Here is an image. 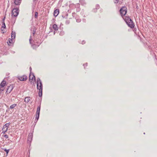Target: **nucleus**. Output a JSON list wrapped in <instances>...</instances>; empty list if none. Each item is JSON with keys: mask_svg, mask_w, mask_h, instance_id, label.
Masks as SVG:
<instances>
[{"mask_svg": "<svg viewBox=\"0 0 157 157\" xmlns=\"http://www.w3.org/2000/svg\"><path fill=\"white\" fill-rule=\"evenodd\" d=\"M37 88L39 90V96L41 97L42 95L43 85L40 79L38 78L37 79Z\"/></svg>", "mask_w": 157, "mask_h": 157, "instance_id": "obj_1", "label": "nucleus"}, {"mask_svg": "<svg viewBox=\"0 0 157 157\" xmlns=\"http://www.w3.org/2000/svg\"><path fill=\"white\" fill-rule=\"evenodd\" d=\"M19 13V9L18 8H15L13 9L12 11L11 15H12V19L16 20L15 17H17Z\"/></svg>", "mask_w": 157, "mask_h": 157, "instance_id": "obj_2", "label": "nucleus"}, {"mask_svg": "<svg viewBox=\"0 0 157 157\" xmlns=\"http://www.w3.org/2000/svg\"><path fill=\"white\" fill-rule=\"evenodd\" d=\"M124 20L129 27L131 28H133L134 27V23L129 17L126 16Z\"/></svg>", "mask_w": 157, "mask_h": 157, "instance_id": "obj_3", "label": "nucleus"}, {"mask_svg": "<svg viewBox=\"0 0 157 157\" xmlns=\"http://www.w3.org/2000/svg\"><path fill=\"white\" fill-rule=\"evenodd\" d=\"M120 14L122 17L125 15L127 11V8L125 6H123L121 9L120 10Z\"/></svg>", "mask_w": 157, "mask_h": 157, "instance_id": "obj_4", "label": "nucleus"}, {"mask_svg": "<svg viewBox=\"0 0 157 157\" xmlns=\"http://www.w3.org/2000/svg\"><path fill=\"white\" fill-rule=\"evenodd\" d=\"M40 109V104L39 106L38 107L37 109V111L35 117L36 119V121H38L39 118Z\"/></svg>", "mask_w": 157, "mask_h": 157, "instance_id": "obj_5", "label": "nucleus"}, {"mask_svg": "<svg viewBox=\"0 0 157 157\" xmlns=\"http://www.w3.org/2000/svg\"><path fill=\"white\" fill-rule=\"evenodd\" d=\"M13 85H10L9 86H8V88H7V90L6 92V94H8L10 93L13 89Z\"/></svg>", "mask_w": 157, "mask_h": 157, "instance_id": "obj_6", "label": "nucleus"}, {"mask_svg": "<svg viewBox=\"0 0 157 157\" xmlns=\"http://www.w3.org/2000/svg\"><path fill=\"white\" fill-rule=\"evenodd\" d=\"M9 125V123H8L6 124L3 126L2 129V132L5 133V132L7 131L8 127Z\"/></svg>", "mask_w": 157, "mask_h": 157, "instance_id": "obj_7", "label": "nucleus"}, {"mask_svg": "<svg viewBox=\"0 0 157 157\" xmlns=\"http://www.w3.org/2000/svg\"><path fill=\"white\" fill-rule=\"evenodd\" d=\"M33 138V134L32 133H29V134L27 143L29 144H30Z\"/></svg>", "mask_w": 157, "mask_h": 157, "instance_id": "obj_8", "label": "nucleus"}, {"mask_svg": "<svg viewBox=\"0 0 157 157\" xmlns=\"http://www.w3.org/2000/svg\"><path fill=\"white\" fill-rule=\"evenodd\" d=\"M18 79L21 81H25L27 80V77L26 75H23L22 76H19Z\"/></svg>", "mask_w": 157, "mask_h": 157, "instance_id": "obj_9", "label": "nucleus"}, {"mask_svg": "<svg viewBox=\"0 0 157 157\" xmlns=\"http://www.w3.org/2000/svg\"><path fill=\"white\" fill-rule=\"evenodd\" d=\"M34 78L35 82V78L34 74L33 73H30L29 76V80H33Z\"/></svg>", "mask_w": 157, "mask_h": 157, "instance_id": "obj_10", "label": "nucleus"}, {"mask_svg": "<svg viewBox=\"0 0 157 157\" xmlns=\"http://www.w3.org/2000/svg\"><path fill=\"white\" fill-rule=\"evenodd\" d=\"M21 0H14V4L17 6H19L20 4Z\"/></svg>", "mask_w": 157, "mask_h": 157, "instance_id": "obj_11", "label": "nucleus"}, {"mask_svg": "<svg viewBox=\"0 0 157 157\" xmlns=\"http://www.w3.org/2000/svg\"><path fill=\"white\" fill-rule=\"evenodd\" d=\"M59 13V10L58 9H56L54 11V16L56 17L57 16Z\"/></svg>", "mask_w": 157, "mask_h": 157, "instance_id": "obj_12", "label": "nucleus"}, {"mask_svg": "<svg viewBox=\"0 0 157 157\" xmlns=\"http://www.w3.org/2000/svg\"><path fill=\"white\" fill-rule=\"evenodd\" d=\"M30 100V98L29 97H27L25 98L24 101L26 103H28Z\"/></svg>", "mask_w": 157, "mask_h": 157, "instance_id": "obj_13", "label": "nucleus"}, {"mask_svg": "<svg viewBox=\"0 0 157 157\" xmlns=\"http://www.w3.org/2000/svg\"><path fill=\"white\" fill-rule=\"evenodd\" d=\"M16 36V33L15 32H13V31H12L11 34V37L12 39H13L15 38Z\"/></svg>", "mask_w": 157, "mask_h": 157, "instance_id": "obj_14", "label": "nucleus"}, {"mask_svg": "<svg viewBox=\"0 0 157 157\" xmlns=\"http://www.w3.org/2000/svg\"><path fill=\"white\" fill-rule=\"evenodd\" d=\"M52 28L55 31H57L58 30V27L56 24H54L52 26Z\"/></svg>", "mask_w": 157, "mask_h": 157, "instance_id": "obj_15", "label": "nucleus"}, {"mask_svg": "<svg viewBox=\"0 0 157 157\" xmlns=\"http://www.w3.org/2000/svg\"><path fill=\"white\" fill-rule=\"evenodd\" d=\"M79 2L80 4L82 6H84L86 4V3L84 0H80L79 1Z\"/></svg>", "mask_w": 157, "mask_h": 157, "instance_id": "obj_16", "label": "nucleus"}, {"mask_svg": "<svg viewBox=\"0 0 157 157\" xmlns=\"http://www.w3.org/2000/svg\"><path fill=\"white\" fill-rule=\"evenodd\" d=\"M6 84V82L5 81H3L0 84V86L2 87H3Z\"/></svg>", "mask_w": 157, "mask_h": 157, "instance_id": "obj_17", "label": "nucleus"}, {"mask_svg": "<svg viewBox=\"0 0 157 157\" xmlns=\"http://www.w3.org/2000/svg\"><path fill=\"white\" fill-rule=\"evenodd\" d=\"M13 39H11L10 38H9V40L7 41V43L8 44V45H10V44L12 43V40Z\"/></svg>", "mask_w": 157, "mask_h": 157, "instance_id": "obj_18", "label": "nucleus"}, {"mask_svg": "<svg viewBox=\"0 0 157 157\" xmlns=\"http://www.w3.org/2000/svg\"><path fill=\"white\" fill-rule=\"evenodd\" d=\"M17 104H15L12 105L10 106V109H13L15 107L17 106Z\"/></svg>", "mask_w": 157, "mask_h": 157, "instance_id": "obj_19", "label": "nucleus"}, {"mask_svg": "<svg viewBox=\"0 0 157 157\" xmlns=\"http://www.w3.org/2000/svg\"><path fill=\"white\" fill-rule=\"evenodd\" d=\"M36 29H35V27H33V36H34V35L36 33Z\"/></svg>", "mask_w": 157, "mask_h": 157, "instance_id": "obj_20", "label": "nucleus"}, {"mask_svg": "<svg viewBox=\"0 0 157 157\" xmlns=\"http://www.w3.org/2000/svg\"><path fill=\"white\" fill-rule=\"evenodd\" d=\"M6 27L5 22H2V29H4Z\"/></svg>", "mask_w": 157, "mask_h": 157, "instance_id": "obj_21", "label": "nucleus"}, {"mask_svg": "<svg viewBox=\"0 0 157 157\" xmlns=\"http://www.w3.org/2000/svg\"><path fill=\"white\" fill-rule=\"evenodd\" d=\"M38 13L37 12H36L35 13V17L36 18H37L38 17Z\"/></svg>", "mask_w": 157, "mask_h": 157, "instance_id": "obj_22", "label": "nucleus"}, {"mask_svg": "<svg viewBox=\"0 0 157 157\" xmlns=\"http://www.w3.org/2000/svg\"><path fill=\"white\" fill-rule=\"evenodd\" d=\"M99 8H100V6L99 5L97 4L96 5V7L95 8H96V9H97V10L98 9H99Z\"/></svg>", "mask_w": 157, "mask_h": 157, "instance_id": "obj_23", "label": "nucleus"}, {"mask_svg": "<svg viewBox=\"0 0 157 157\" xmlns=\"http://www.w3.org/2000/svg\"><path fill=\"white\" fill-rule=\"evenodd\" d=\"M32 40V36H30V38H29V42H30V44H31V41Z\"/></svg>", "mask_w": 157, "mask_h": 157, "instance_id": "obj_24", "label": "nucleus"}, {"mask_svg": "<svg viewBox=\"0 0 157 157\" xmlns=\"http://www.w3.org/2000/svg\"><path fill=\"white\" fill-rule=\"evenodd\" d=\"M80 10V9L79 8V6H78V8L76 9V11L77 12H79Z\"/></svg>", "mask_w": 157, "mask_h": 157, "instance_id": "obj_25", "label": "nucleus"}, {"mask_svg": "<svg viewBox=\"0 0 157 157\" xmlns=\"http://www.w3.org/2000/svg\"><path fill=\"white\" fill-rule=\"evenodd\" d=\"M81 21V19H76V21L77 22H79Z\"/></svg>", "mask_w": 157, "mask_h": 157, "instance_id": "obj_26", "label": "nucleus"}, {"mask_svg": "<svg viewBox=\"0 0 157 157\" xmlns=\"http://www.w3.org/2000/svg\"><path fill=\"white\" fill-rule=\"evenodd\" d=\"M97 9H96V8H94L93 9V11L94 12H96L97 11Z\"/></svg>", "mask_w": 157, "mask_h": 157, "instance_id": "obj_27", "label": "nucleus"}, {"mask_svg": "<svg viewBox=\"0 0 157 157\" xmlns=\"http://www.w3.org/2000/svg\"><path fill=\"white\" fill-rule=\"evenodd\" d=\"M114 2L115 3H117L118 2V0H114Z\"/></svg>", "mask_w": 157, "mask_h": 157, "instance_id": "obj_28", "label": "nucleus"}, {"mask_svg": "<svg viewBox=\"0 0 157 157\" xmlns=\"http://www.w3.org/2000/svg\"><path fill=\"white\" fill-rule=\"evenodd\" d=\"M69 23H70V21L69 20H67L66 21V23L67 24H69Z\"/></svg>", "mask_w": 157, "mask_h": 157, "instance_id": "obj_29", "label": "nucleus"}, {"mask_svg": "<svg viewBox=\"0 0 157 157\" xmlns=\"http://www.w3.org/2000/svg\"><path fill=\"white\" fill-rule=\"evenodd\" d=\"M4 150L7 153H8L9 152L10 150L9 149L7 150L6 149H5Z\"/></svg>", "mask_w": 157, "mask_h": 157, "instance_id": "obj_30", "label": "nucleus"}, {"mask_svg": "<svg viewBox=\"0 0 157 157\" xmlns=\"http://www.w3.org/2000/svg\"><path fill=\"white\" fill-rule=\"evenodd\" d=\"M4 137L6 138H8V135H4Z\"/></svg>", "mask_w": 157, "mask_h": 157, "instance_id": "obj_31", "label": "nucleus"}, {"mask_svg": "<svg viewBox=\"0 0 157 157\" xmlns=\"http://www.w3.org/2000/svg\"><path fill=\"white\" fill-rule=\"evenodd\" d=\"M83 66L84 67H85V66H87V63H86L85 64H83Z\"/></svg>", "mask_w": 157, "mask_h": 157, "instance_id": "obj_32", "label": "nucleus"}, {"mask_svg": "<svg viewBox=\"0 0 157 157\" xmlns=\"http://www.w3.org/2000/svg\"><path fill=\"white\" fill-rule=\"evenodd\" d=\"M5 18H6V17L5 16V17H3V18L2 19V22H4V21L5 20Z\"/></svg>", "mask_w": 157, "mask_h": 157, "instance_id": "obj_33", "label": "nucleus"}, {"mask_svg": "<svg viewBox=\"0 0 157 157\" xmlns=\"http://www.w3.org/2000/svg\"><path fill=\"white\" fill-rule=\"evenodd\" d=\"M85 42L84 40H83L82 41V44H85Z\"/></svg>", "mask_w": 157, "mask_h": 157, "instance_id": "obj_34", "label": "nucleus"}, {"mask_svg": "<svg viewBox=\"0 0 157 157\" xmlns=\"http://www.w3.org/2000/svg\"><path fill=\"white\" fill-rule=\"evenodd\" d=\"M64 33V32H61L60 33V34H59L60 35H61L62 34H63V33Z\"/></svg>", "mask_w": 157, "mask_h": 157, "instance_id": "obj_35", "label": "nucleus"}, {"mask_svg": "<svg viewBox=\"0 0 157 157\" xmlns=\"http://www.w3.org/2000/svg\"><path fill=\"white\" fill-rule=\"evenodd\" d=\"M75 13H72V16L74 17V15H75Z\"/></svg>", "mask_w": 157, "mask_h": 157, "instance_id": "obj_36", "label": "nucleus"}, {"mask_svg": "<svg viewBox=\"0 0 157 157\" xmlns=\"http://www.w3.org/2000/svg\"><path fill=\"white\" fill-rule=\"evenodd\" d=\"M30 73H31L32 68L31 67H30Z\"/></svg>", "mask_w": 157, "mask_h": 157, "instance_id": "obj_37", "label": "nucleus"}, {"mask_svg": "<svg viewBox=\"0 0 157 157\" xmlns=\"http://www.w3.org/2000/svg\"><path fill=\"white\" fill-rule=\"evenodd\" d=\"M36 1V0H33V1L34 2H35Z\"/></svg>", "mask_w": 157, "mask_h": 157, "instance_id": "obj_38", "label": "nucleus"}, {"mask_svg": "<svg viewBox=\"0 0 157 157\" xmlns=\"http://www.w3.org/2000/svg\"><path fill=\"white\" fill-rule=\"evenodd\" d=\"M1 30L2 31H3V29H2V28H1Z\"/></svg>", "mask_w": 157, "mask_h": 157, "instance_id": "obj_39", "label": "nucleus"}, {"mask_svg": "<svg viewBox=\"0 0 157 157\" xmlns=\"http://www.w3.org/2000/svg\"><path fill=\"white\" fill-rule=\"evenodd\" d=\"M32 81H30V83H31V84H32Z\"/></svg>", "mask_w": 157, "mask_h": 157, "instance_id": "obj_40", "label": "nucleus"}, {"mask_svg": "<svg viewBox=\"0 0 157 157\" xmlns=\"http://www.w3.org/2000/svg\"><path fill=\"white\" fill-rule=\"evenodd\" d=\"M78 6H79V4H78Z\"/></svg>", "mask_w": 157, "mask_h": 157, "instance_id": "obj_41", "label": "nucleus"}, {"mask_svg": "<svg viewBox=\"0 0 157 157\" xmlns=\"http://www.w3.org/2000/svg\"><path fill=\"white\" fill-rule=\"evenodd\" d=\"M144 134H145V133H144Z\"/></svg>", "mask_w": 157, "mask_h": 157, "instance_id": "obj_42", "label": "nucleus"}]
</instances>
